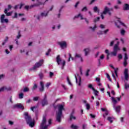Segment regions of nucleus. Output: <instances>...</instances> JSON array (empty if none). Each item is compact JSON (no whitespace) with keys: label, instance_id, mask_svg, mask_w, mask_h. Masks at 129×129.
<instances>
[{"label":"nucleus","instance_id":"nucleus-21","mask_svg":"<svg viewBox=\"0 0 129 129\" xmlns=\"http://www.w3.org/2000/svg\"><path fill=\"white\" fill-rule=\"evenodd\" d=\"M84 51H85V56H87V55H88V53H89V52H90V49L89 48H86L84 49Z\"/></svg>","mask_w":129,"mask_h":129},{"label":"nucleus","instance_id":"nucleus-6","mask_svg":"<svg viewBox=\"0 0 129 129\" xmlns=\"http://www.w3.org/2000/svg\"><path fill=\"white\" fill-rule=\"evenodd\" d=\"M44 64V59H40L38 62H36L34 67L32 68V70H36L39 67H41Z\"/></svg>","mask_w":129,"mask_h":129},{"label":"nucleus","instance_id":"nucleus-56","mask_svg":"<svg viewBox=\"0 0 129 129\" xmlns=\"http://www.w3.org/2000/svg\"><path fill=\"white\" fill-rule=\"evenodd\" d=\"M118 59H122V55L121 54H118Z\"/></svg>","mask_w":129,"mask_h":129},{"label":"nucleus","instance_id":"nucleus-23","mask_svg":"<svg viewBox=\"0 0 129 129\" xmlns=\"http://www.w3.org/2000/svg\"><path fill=\"white\" fill-rule=\"evenodd\" d=\"M123 10L124 11L128 10H129V5L127 4H125L124 5Z\"/></svg>","mask_w":129,"mask_h":129},{"label":"nucleus","instance_id":"nucleus-2","mask_svg":"<svg viewBox=\"0 0 129 129\" xmlns=\"http://www.w3.org/2000/svg\"><path fill=\"white\" fill-rule=\"evenodd\" d=\"M57 106L58 107V111L56 112V120L60 122L61 121V117L62 116V111L64 109V106L59 104Z\"/></svg>","mask_w":129,"mask_h":129},{"label":"nucleus","instance_id":"nucleus-31","mask_svg":"<svg viewBox=\"0 0 129 129\" xmlns=\"http://www.w3.org/2000/svg\"><path fill=\"white\" fill-rule=\"evenodd\" d=\"M96 28H97L96 25H95L94 27H90L89 29L90 30H91L93 32H94V31H95V29H96Z\"/></svg>","mask_w":129,"mask_h":129},{"label":"nucleus","instance_id":"nucleus-43","mask_svg":"<svg viewBox=\"0 0 129 129\" xmlns=\"http://www.w3.org/2000/svg\"><path fill=\"white\" fill-rule=\"evenodd\" d=\"M89 72H90V70L88 69L86 73V76H87V77L89 76Z\"/></svg>","mask_w":129,"mask_h":129},{"label":"nucleus","instance_id":"nucleus-50","mask_svg":"<svg viewBox=\"0 0 129 129\" xmlns=\"http://www.w3.org/2000/svg\"><path fill=\"white\" fill-rule=\"evenodd\" d=\"M69 59H68V62H70V59H72V56L71 55V53H69Z\"/></svg>","mask_w":129,"mask_h":129},{"label":"nucleus","instance_id":"nucleus-25","mask_svg":"<svg viewBox=\"0 0 129 129\" xmlns=\"http://www.w3.org/2000/svg\"><path fill=\"white\" fill-rule=\"evenodd\" d=\"M93 11L94 13H99V9L97 8V7L95 6L93 8Z\"/></svg>","mask_w":129,"mask_h":129},{"label":"nucleus","instance_id":"nucleus-22","mask_svg":"<svg viewBox=\"0 0 129 129\" xmlns=\"http://www.w3.org/2000/svg\"><path fill=\"white\" fill-rule=\"evenodd\" d=\"M5 14H6V16H10L12 15V13L11 12H8V9H6L4 11Z\"/></svg>","mask_w":129,"mask_h":129},{"label":"nucleus","instance_id":"nucleus-3","mask_svg":"<svg viewBox=\"0 0 129 129\" xmlns=\"http://www.w3.org/2000/svg\"><path fill=\"white\" fill-rule=\"evenodd\" d=\"M118 45H119V42H117V44L114 45L113 47V51L111 52V55H112V56H116L117 52L120 51V48H119Z\"/></svg>","mask_w":129,"mask_h":129},{"label":"nucleus","instance_id":"nucleus-16","mask_svg":"<svg viewBox=\"0 0 129 129\" xmlns=\"http://www.w3.org/2000/svg\"><path fill=\"white\" fill-rule=\"evenodd\" d=\"M40 5H41V3H39V4H34V5H32L30 6H26L25 7V10H29L30 9H32L33 8H34V7H38L39 6H40Z\"/></svg>","mask_w":129,"mask_h":129},{"label":"nucleus","instance_id":"nucleus-32","mask_svg":"<svg viewBox=\"0 0 129 129\" xmlns=\"http://www.w3.org/2000/svg\"><path fill=\"white\" fill-rule=\"evenodd\" d=\"M106 115H108V111H107V110L105 111V114H103V117L104 118H105Z\"/></svg>","mask_w":129,"mask_h":129},{"label":"nucleus","instance_id":"nucleus-61","mask_svg":"<svg viewBox=\"0 0 129 129\" xmlns=\"http://www.w3.org/2000/svg\"><path fill=\"white\" fill-rule=\"evenodd\" d=\"M96 81H97L98 83L100 82V78H96Z\"/></svg>","mask_w":129,"mask_h":129},{"label":"nucleus","instance_id":"nucleus-13","mask_svg":"<svg viewBox=\"0 0 129 129\" xmlns=\"http://www.w3.org/2000/svg\"><path fill=\"white\" fill-rule=\"evenodd\" d=\"M6 16L5 15H2L1 17V22L3 24L4 23H6V24H8L9 23V20L8 19H5Z\"/></svg>","mask_w":129,"mask_h":129},{"label":"nucleus","instance_id":"nucleus-48","mask_svg":"<svg viewBox=\"0 0 129 129\" xmlns=\"http://www.w3.org/2000/svg\"><path fill=\"white\" fill-rule=\"evenodd\" d=\"M54 75V73H53L52 72H50L49 73V77L50 78H52V77H53V76Z\"/></svg>","mask_w":129,"mask_h":129},{"label":"nucleus","instance_id":"nucleus-63","mask_svg":"<svg viewBox=\"0 0 129 129\" xmlns=\"http://www.w3.org/2000/svg\"><path fill=\"white\" fill-rule=\"evenodd\" d=\"M124 33H125V31H124V30H121V35H124Z\"/></svg>","mask_w":129,"mask_h":129},{"label":"nucleus","instance_id":"nucleus-54","mask_svg":"<svg viewBox=\"0 0 129 129\" xmlns=\"http://www.w3.org/2000/svg\"><path fill=\"white\" fill-rule=\"evenodd\" d=\"M100 29H104L105 28V26L102 24L100 25Z\"/></svg>","mask_w":129,"mask_h":129},{"label":"nucleus","instance_id":"nucleus-15","mask_svg":"<svg viewBox=\"0 0 129 129\" xmlns=\"http://www.w3.org/2000/svg\"><path fill=\"white\" fill-rule=\"evenodd\" d=\"M13 108H21L24 109V106L22 104H16L13 106Z\"/></svg>","mask_w":129,"mask_h":129},{"label":"nucleus","instance_id":"nucleus-42","mask_svg":"<svg viewBox=\"0 0 129 129\" xmlns=\"http://www.w3.org/2000/svg\"><path fill=\"white\" fill-rule=\"evenodd\" d=\"M24 97V94L23 93H21L19 94V98L20 99H22Z\"/></svg>","mask_w":129,"mask_h":129},{"label":"nucleus","instance_id":"nucleus-14","mask_svg":"<svg viewBox=\"0 0 129 129\" xmlns=\"http://www.w3.org/2000/svg\"><path fill=\"white\" fill-rule=\"evenodd\" d=\"M77 76L76 75H75L76 83H78L79 80V86H80V85H81V78L80 77V76H79V75H77Z\"/></svg>","mask_w":129,"mask_h":129},{"label":"nucleus","instance_id":"nucleus-44","mask_svg":"<svg viewBox=\"0 0 129 129\" xmlns=\"http://www.w3.org/2000/svg\"><path fill=\"white\" fill-rule=\"evenodd\" d=\"M82 12H87V7H84L81 10Z\"/></svg>","mask_w":129,"mask_h":129},{"label":"nucleus","instance_id":"nucleus-49","mask_svg":"<svg viewBox=\"0 0 129 129\" xmlns=\"http://www.w3.org/2000/svg\"><path fill=\"white\" fill-rule=\"evenodd\" d=\"M93 91L94 92V94L95 96H97L98 94V91H97L96 90H93Z\"/></svg>","mask_w":129,"mask_h":129},{"label":"nucleus","instance_id":"nucleus-26","mask_svg":"<svg viewBox=\"0 0 129 129\" xmlns=\"http://www.w3.org/2000/svg\"><path fill=\"white\" fill-rule=\"evenodd\" d=\"M111 100H112V102H113L114 105H115V104H116V103H117V101H116L115 100V99L114 98V97H111Z\"/></svg>","mask_w":129,"mask_h":129},{"label":"nucleus","instance_id":"nucleus-33","mask_svg":"<svg viewBox=\"0 0 129 129\" xmlns=\"http://www.w3.org/2000/svg\"><path fill=\"white\" fill-rule=\"evenodd\" d=\"M31 110L33 112L36 111V110H37V106H33L31 107Z\"/></svg>","mask_w":129,"mask_h":129},{"label":"nucleus","instance_id":"nucleus-36","mask_svg":"<svg viewBox=\"0 0 129 129\" xmlns=\"http://www.w3.org/2000/svg\"><path fill=\"white\" fill-rule=\"evenodd\" d=\"M71 128H73V129H77L78 128V126L77 125H75L74 124H72L71 125Z\"/></svg>","mask_w":129,"mask_h":129},{"label":"nucleus","instance_id":"nucleus-8","mask_svg":"<svg viewBox=\"0 0 129 129\" xmlns=\"http://www.w3.org/2000/svg\"><path fill=\"white\" fill-rule=\"evenodd\" d=\"M48 14H49V11L42 12L40 16L37 17V20H40L41 18H46L48 16Z\"/></svg>","mask_w":129,"mask_h":129},{"label":"nucleus","instance_id":"nucleus-20","mask_svg":"<svg viewBox=\"0 0 129 129\" xmlns=\"http://www.w3.org/2000/svg\"><path fill=\"white\" fill-rule=\"evenodd\" d=\"M41 88L39 89L40 91H44V83L43 82H40Z\"/></svg>","mask_w":129,"mask_h":129},{"label":"nucleus","instance_id":"nucleus-1","mask_svg":"<svg viewBox=\"0 0 129 129\" xmlns=\"http://www.w3.org/2000/svg\"><path fill=\"white\" fill-rule=\"evenodd\" d=\"M24 115L27 124H29V126L31 127H34L35 126V122L33 121L32 118H31V116L29 115V113L27 112H24Z\"/></svg>","mask_w":129,"mask_h":129},{"label":"nucleus","instance_id":"nucleus-51","mask_svg":"<svg viewBox=\"0 0 129 129\" xmlns=\"http://www.w3.org/2000/svg\"><path fill=\"white\" fill-rule=\"evenodd\" d=\"M39 100V97H35L33 98V100L34 101H37Z\"/></svg>","mask_w":129,"mask_h":129},{"label":"nucleus","instance_id":"nucleus-53","mask_svg":"<svg viewBox=\"0 0 129 129\" xmlns=\"http://www.w3.org/2000/svg\"><path fill=\"white\" fill-rule=\"evenodd\" d=\"M100 19V18L99 17H97V19H95L94 20V22L95 23H96L97 22V21H99V20Z\"/></svg>","mask_w":129,"mask_h":129},{"label":"nucleus","instance_id":"nucleus-17","mask_svg":"<svg viewBox=\"0 0 129 129\" xmlns=\"http://www.w3.org/2000/svg\"><path fill=\"white\" fill-rule=\"evenodd\" d=\"M42 106L48 105V101L47 100V96L45 95L44 99L42 101Z\"/></svg>","mask_w":129,"mask_h":129},{"label":"nucleus","instance_id":"nucleus-34","mask_svg":"<svg viewBox=\"0 0 129 129\" xmlns=\"http://www.w3.org/2000/svg\"><path fill=\"white\" fill-rule=\"evenodd\" d=\"M117 22L119 25H122V26H124V24L121 22H120V19H118Z\"/></svg>","mask_w":129,"mask_h":129},{"label":"nucleus","instance_id":"nucleus-9","mask_svg":"<svg viewBox=\"0 0 129 129\" xmlns=\"http://www.w3.org/2000/svg\"><path fill=\"white\" fill-rule=\"evenodd\" d=\"M12 90L11 87L3 86L0 88V92H3V91H10Z\"/></svg>","mask_w":129,"mask_h":129},{"label":"nucleus","instance_id":"nucleus-46","mask_svg":"<svg viewBox=\"0 0 129 129\" xmlns=\"http://www.w3.org/2000/svg\"><path fill=\"white\" fill-rule=\"evenodd\" d=\"M97 35H103V31H99L97 33Z\"/></svg>","mask_w":129,"mask_h":129},{"label":"nucleus","instance_id":"nucleus-24","mask_svg":"<svg viewBox=\"0 0 129 129\" xmlns=\"http://www.w3.org/2000/svg\"><path fill=\"white\" fill-rule=\"evenodd\" d=\"M115 110L116 112H119L120 111V106H117L115 107Z\"/></svg>","mask_w":129,"mask_h":129},{"label":"nucleus","instance_id":"nucleus-37","mask_svg":"<svg viewBox=\"0 0 129 129\" xmlns=\"http://www.w3.org/2000/svg\"><path fill=\"white\" fill-rule=\"evenodd\" d=\"M38 88V86L37 85V84H34V85L32 88V90H36V89H37V88Z\"/></svg>","mask_w":129,"mask_h":129},{"label":"nucleus","instance_id":"nucleus-5","mask_svg":"<svg viewBox=\"0 0 129 129\" xmlns=\"http://www.w3.org/2000/svg\"><path fill=\"white\" fill-rule=\"evenodd\" d=\"M106 14H108L109 16H111V13L109 12V8L106 6L104 7L103 12L101 14V17L102 19V20L104 19V15H106Z\"/></svg>","mask_w":129,"mask_h":129},{"label":"nucleus","instance_id":"nucleus-47","mask_svg":"<svg viewBox=\"0 0 129 129\" xmlns=\"http://www.w3.org/2000/svg\"><path fill=\"white\" fill-rule=\"evenodd\" d=\"M24 92H28L29 91V88H25L23 90Z\"/></svg>","mask_w":129,"mask_h":129},{"label":"nucleus","instance_id":"nucleus-27","mask_svg":"<svg viewBox=\"0 0 129 129\" xmlns=\"http://www.w3.org/2000/svg\"><path fill=\"white\" fill-rule=\"evenodd\" d=\"M103 59H104V55L102 54L100 56V58L98 59L99 64H100V60H103Z\"/></svg>","mask_w":129,"mask_h":129},{"label":"nucleus","instance_id":"nucleus-35","mask_svg":"<svg viewBox=\"0 0 129 129\" xmlns=\"http://www.w3.org/2000/svg\"><path fill=\"white\" fill-rule=\"evenodd\" d=\"M65 64H66V61H65V60H63V62H61V65H62V67H61V69H64V66H65Z\"/></svg>","mask_w":129,"mask_h":129},{"label":"nucleus","instance_id":"nucleus-39","mask_svg":"<svg viewBox=\"0 0 129 129\" xmlns=\"http://www.w3.org/2000/svg\"><path fill=\"white\" fill-rule=\"evenodd\" d=\"M86 109L89 110L90 109V105L89 103L86 104Z\"/></svg>","mask_w":129,"mask_h":129},{"label":"nucleus","instance_id":"nucleus-28","mask_svg":"<svg viewBox=\"0 0 129 129\" xmlns=\"http://www.w3.org/2000/svg\"><path fill=\"white\" fill-rule=\"evenodd\" d=\"M107 120L110 121V123H112L113 121V118L111 117H108L107 118Z\"/></svg>","mask_w":129,"mask_h":129},{"label":"nucleus","instance_id":"nucleus-41","mask_svg":"<svg viewBox=\"0 0 129 129\" xmlns=\"http://www.w3.org/2000/svg\"><path fill=\"white\" fill-rule=\"evenodd\" d=\"M88 87H89V88H91V89H92V90H95V89H94V88L92 87V85L91 84H89Z\"/></svg>","mask_w":129,"mask_h":129},{"label":"nucleus","instance_id":"nucleus-58","mask_svg":"<svg viewBox=\"0 0 129 129\" xmlns=\"http://www.w3.org/2000/svg\"><path fill=\"white\" fill-rule=\"evenodd\" d=\"M12 8H13V7L12 6V5H8V8L7 9V11H10V10H11L12 9Z\"/></svg>","mask_w":129,"mask_h":129},{"label":"nucleus","instance_id":"nucleus-40","mask_svg":"<svg viewBox=\"0 0 129 129\" xmlns=\"http://www.w3.org/2000/svg\"><path fill=\"white\" fill-rule=\"evenodd\" d=\"M39 76L40 79H43V78H44V74H43V73H40L39 74Z\"/></svg>","mask_w":129,"mask_h":129},{"label":"nucleus","instance_id":"nucleus-52","mask_svg":"<svg viewBox=\"0 0 129 129\" xmlns=\"http://www.w3.org/2000/svg\"><path fill=\"white\" fill-rule=\"evenodd\" d=\"M50 52H51V49H49L48 51L46 53V56H48L49 54H50Z\"/></svg>","mask_w":129,"mask_h":129},{"label":"nucleus","instance_id":"nucleus-57","mask_svg":"<svg viewBox=\"0 0 129 129\" xmlns=\"http://www.w3.org/2000/svg\"><path fill=\"white\" fill-rule=\"evenodd\" d=\"M67 80L69 84L70 85H72V84L71 83V82L70 81V80H69V78H67Z\"/></svg>","mask_w":129,"mask_h":129},{"label":"nucleus","instance_id":"nucleus-29","mask_svg":"<svg viewBox=\"0 0 129 129\" xmlns=\"http://www.w3.org/2000/svg\"><path fill=\"white\" fill-rule=\"evenodd\" d=\"M8 40H9V37H7L2 43L3 46H4V45H6V43L8 42Z\"/></svg>","mask_w":129,"mask_h":129},{"label":"nucleus","instance_id":"nucleus-19","mask_svg":"<svg viewBox=\"0 0 129 129\" xmlns=\"http://www.w3.org/2000/svg\"><path fill=\"white\" fill-rule=\"evenodd\" d=\"M62 60H61V58H60V55H57L56 57V62L58 64V65H60V62H61Z\"/></svg>","mask_w":129,"mask_h":129},{"label":"nucleus","instance_id":"nucleus-18","mask_svg":"<svg viewBox=\"0 0 129 129\" xmlns=\"http://www.w3.org/2000/svg\"><path fill=\"white\" fill-rule=\"evenodd\" d=\"M110 67H111V68H112V69L114 70V73L116 76V77H117V71L118 70V68H114V67H113V66H112V64H110L109 65Z\"/></svg>","mask_w":129,"mask_h":129},{"label":"nucleus","instance_id":"nucleus-30","mask_svg":"<svg viewBox=\"0 0 129 129\" xmlns=\"http://www.w3.org/2000/svg\"><path fill=\"white\" fill-rule=\"evenodd\" d=\"M70 120H72V119H76V117L74 116V115H73V114H71L70 115Z\"/></svg>","mask_w":129,"mask_h":129},{"label":"nucleus","instance_id":"nucleus-4","mask_svg":"<svg viewBox=\"0 0 129 129\" xmlns=\"http://www.w3.org/2000/svg\"><path fill=\"white\" fill-rule=\"evenodd\" d=\"M47 120L46 119V116H44L43 117V119L42 120L41 123H40V125L39 126V129H48V126L49 125H46Z\"/></svg>","mask_w":129,"mask_h":129},{"label":"nucleus","instance_id":"nucleus-62","mask_svg":"<svg viewBox=\"0 0 129 129\" xmlns=\"http://www.w3.org/2000/svg\"><path fill=\"white\" fill-rule=\"evenodd\" d=\"M107 78H108V79H109V81L111 82V79H110V76H109L108 75V74H107Z\"/></svg>","mask_w":129,"mask_h":129},{"label":"nucleus","instance_id":"nucleus-59","mask_svg":"<svg viewBox=\"0 0 129 129\" xmlns=\"http://www.w3.org/2000/svg\"><path fill=\"white\" fill-rule=\"evenodd\" d=\"M109 30L108 29H106L105 30H104V31H103V34H107L108 32L109 31Z\"/></svg>","mask_w":129,"mask_h":129},{"label":"nucleus","instance_id":"nucleus-55","mask_svg":"<svg viewBox=\"0 0 129 129\" xmlns=\"http://www.w3.org/2000/svg\"><path fill=\"white\" fill-rule=\"evenodd\" d=\"M50 85H51V83H47L46 87H47V88H49V86H50Z\"/></svg>","mask_w":129,"mask_h":129},{"label":"nucleus","instance_id":"nucleus-60","mask_svg":"<svg viewBox=\"0 0 129 129\" xmlns=\"http://www.w3.org/2000/svg\"><path fill=\"white\" fill-rule=\"evenodd\" d=\"M86 126H87V124H83V129H86Z\"/></svg>","mask_w":129,"mask_h":129},{"label":"nucleus","instance_id":"nucleus-10","mask_svg":"<svg viewBox=\"0 0 129 129\" xmlns=\"http://www.w3.org/2000/svg\"><path fill=\"white\" fill-rule=\"evenodd\" d=\"M124 77L126 81H128L129 75H128V69H125L124 71Z\"/></svg>","mask_w":129,"mask_h":129},{"label":"nucleus","instance_id":"nucleus-7","mask_svg":"<svg viewBox=\"0 0 129 129\" xmlns=\"http://www.w3.org/2000/svg\"><path fill=\"white\" fill-rule=\"evenodd\" d=\"M77 59H79L81 62H83V59H82V57L81 56V54L76 53L75 55V57H72V60L73 61L76 60Z\"/></svg>","mask_w":129,"mask_h":129},{"label":"nucleus","instance_id":"nucleus-12","mask_svg":"<svg viewBox=\"0 0 129 129\" xmlns=\"http://www.w3.org/2000/svg\"><path fill=\"white\" fill-rule=\"evenodd\" d=\"M81 18V20H85L86 23L87 24H89V21H88V20H87V19L86 18H83V16H82V15H81V14H79L78 15L75 16L74 17V19H77V18Z\"/></svg>","mask_w":129,"mask_h":129},{"label":"nucleus","instance_id":"nucleus-38","mask_svg":"<svg viewBox=\"0 0 129 129\" xmlns=\"http://www.w3.org/2000/svg\"><path fill=\"white\" fill-rule=\"evenodd\" d=\"M127 59H128V57H127V54L126 53H124V61H127Z\"/></svg>","mask_w":129,"mask_h":129},{"label":"nucleus","instance_id":"nucleus-64","mask_svg":"<svg viewBox=\"0 0 129 129\" xmlns=\"http://www.w3.org/2000/svg\"><path fill=\"white\" fill-rule=\"evenodd\" d=\"M123 64H124V66H126V65H127V61H126V60H124V62H123Z\"/></svg>","mask_w":129,"mask_h":129},{"label":"nucleus","instance_id":"nucleus-45","mask_svg":"<svg viewBox=\"0 0 129 129\" xmlns=\"http://www.w3.org/2000/svg\"><path fill=\"white\" fill-rule=\"evenodd\" d=\"M125 89H127V88H129V84H127V83H125L124 85Z\"/></svg>","mask_w":129,"mask_h":129},{"label":"nucleus","instance_id":"nucleus-11","mask_svg":"<svg viewBox=\"0 0 129 129\" xmlns=\"http://www.w3.org/2000/svg\"><path fill=\"white\" fill-rule=\"evenodd\" d=\"M58 44L59 45L61 49H65V48H67V43H66V41L59 42H58Z\"/></svg>","mask_w":129,"mask_h":129}]
</instances>
